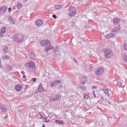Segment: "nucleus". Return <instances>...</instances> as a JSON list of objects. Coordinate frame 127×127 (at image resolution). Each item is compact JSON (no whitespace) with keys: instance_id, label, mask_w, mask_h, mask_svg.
Wrapping results in <instances>:
<instances>
[{"instance_id":"obj_21","label":"nucleus","mask_w":127,"mask_h":127,"mask_svg":"<svg viewBox=\"0 0 127 127\" xmlns=\"http://www.w3.org/2000/svg\"><path fill=\"white\" fill-rule=\"evenodd\" d=\"M11 66L9 65H7L6 67V70L7 71V72H10L11 71Z\"/></svg>"},{"instance_id":"obj_14","label":"nucleus","mask_w":127,"mask_h":127,"mask_svg":"<svg viewBox=\"0 0 127 127\" xmlns=\"http://www.w3.org/2000/svg\"><path fill=\"white\" fill-rule=\"evenodd\" d=\"M21 89H22V85L21 84H18L15 86V90L17 92H20V91H21Z\"/></svg>"},{"instance_id":"obj_34","label":"nucleus","mask_w":127,"mask_h":127,"mask_svg":"<svg viewBox=\"0 0 127 127\" xmlns=\"http://www.w3.org/2000/svg\"><path fill=\"white\" fill-rule=\"evenodd\" d=\"M4 36V34L2 33L1 31L0 32V37H2Z\"/></svg>"},{"instance_id":"obj_31","label":"nucleus","mask_w":127,"mask_h":127,"mask_svg":"<svg viewBox=\"0 0 127 127\" xmlns=\"http://www.w3.org/2000/svg\"><path fill=\"white\" fill-rule=\"evenodd\" d=\"M7 47H5L3 48V51L4 52H5V53H6V52H7Z\"/></svg>"},{"instance_id":"obj_47","label":"nucleus","mask_w":127,"mask_h":127,"mask_svg":"<svg viewBox=\"0 0 127 127\" xmlns=\"http://www.w3.org/2000/svg\"><path fill=\"white\" fill-rule=\"evenodd\" d=\"M42 127H45V125H43Z\"/></svg>"},{"instance_id":"obj_32","label":"nucleus","mask_w":127,"mask_h":127,"mask_svg":"<svg viewBox=\"0 0 127 127\" xmlns=\"http://www.w3.org/2000/svg\"><path fill=\"white\" fill-rule=\"evenodd\" d=\"M58 49H59L58 47V46L56 47L54 50V52L55 53L58 52Z\"/></svg>"},{"instance_id":"obj_50","label":"nucleus","mask_w":127,"mask_h":127,"mask_svg":"<svg viewBox=\"0 0 127 127\" xmlns=\"http://www.w3.org/2000/svg\"><path fill=\"white\" fill-rule=\"evenodd\" d=\"M0 24H1V22H0Z\"/></svg>"},{"instance_id":"obj_7","label":"nucleus","mask_w":127,"mask_h":127,"mask_svg":"<svg viewBox=\"0 0 127 127\" xmlns=\"http://www.w3.org/2000/svg\"><path fill=\"white\" fill-rule=\"evenodd\" d=\"M59 96L58 95L55 94L50 99V102H52V103H54V102H57V101L59 100Z\"/></svg>"},{"instance_id":"obj_33","label":"nucleus","mask_w":127,"mask_h":127,"mask_svg":"<svg viewBox=\"0 0 127 127\" xmlns=\"http://www.w3.org/2000/svg\"><path fill=\"white\" fill-rule=\"evenodd\" d=\"M37 117H38V118L39 119H42V118L43 117L42 116V115L40 114H38Z\"/></svg>"},{"instance_id":"obj_10","label":"nucleus","mask_w":127,"mask_h":127,"mask_svg":"<svg viewBox=\"0 0 127 127\" xmlns=\"http://www.w3.org/2000/svg\"><path fill=\"white\" fill-rule=\"evenodd\" d=\"M36 25L37 26H41L43 24V20L38 19L35 22Z\"/></svg>"},{"instance_id":"obj_23","label":"nucleus","mask_w":127,"mask_h":127,"mask_svg":"<svg viewBox=\"0 0 127 127\" xmlns=\"http://www.w3.org/2000/svg\"><path fill=\"white\" fill-rule=\"evenodd\" d=\"M1 58L2 60H7V59H10V58L7 56H2Z\"/></svg>"},{"instance_id":"obj_19","label":"nucleus","mask_w":127,"mask_h":127,"mask_svg":"<svg viewBox=\"0 0 127 127\" xmlns=\"http://www.w3.org/2000/svg\"><path fill=\"white\" fill-rule=\"evenodd\" d=\"M120 19H119V18H114L113 19V22L114 24H115V25L118 24V23H119V20Z\"/></svg>"},{"instance_id":"obj_39","label":"nucleus","mask_w":127,"mask_h":127,"mask_svg":"<svg viewBox=\"0 0 127 127\" xmlns=\"http://www.w3.org/2000/svg\"><path fill=\"white\" fill-rule=\"evenodd\" d=\"M10 11H11V7L8 8V12H10Z\"/></svg>"},{"instance_id":"obj_49","label":"nucleus","mask_w":127,"mask_h":127,"mask_svg":"<svg viewBox=\"0 0 127 127\" xmlns=\"http://www.w3.org/2000/svg\"><path fill=\"white\" fill-rule=\"evenodd\" d=\"M24 1H27V0H24Z\"/></svg>"},{"instance_id":"obj_41","label":"nucleus","mask_w":127,"mask_h":127,"mask_svg":"<svg viewBox=\"0 0 127 127\" xmlns=\"http://www.w3.org/2000/svg\"><path fill=\"white\" fill-rule=\"evenodd\" d=\"M49 122H50V120H47V121H45V123H49Z\"/></svg>"},{"instance_id":"obj_24","label":"nucleus","mask_w":127,"mask_h":127,"mask_svg":"<svg viewBox=\"0 0 127 127\" xmlns=\"http://www.w3.org/2000/svg\"><path fill=\"white\" fill-rule=\"evenodd\" d=\"M104 92L106 96H109V95H110V93H109V89H104Z\"/></svg>"},{"instance_id":"obj_20","label":"nucleus","mask_w":127,"mask_h":127,"mask_svg":"<svg viewBox=\"0 0 127 127\" xmlns=\"http://www.w3.org/2000/svg\"><path fill=\"white\" fill-rule=\"evenodd\" d=\"M29 55L31 58H32L33 59H34V58H35V55L34 54V53L33 52H30Z\"/></svg>"},{"instance_id":"obj_36","label":"nucleus","mask_w":127,"mask_h":127,"mask_svg":"<svg viewBox=\"0 0 127 127\" xmlns=\"http://www.w3.org/2000/svg\"><path fill=\"white\" fill-rule=\"evenodd\" d=\"M36 81V78H32V82H35Z\"/></svg>"},{"instance_id":"obj_3","label":"nucleus","mask_w":127,"mask_h":127,"mask_svg":"<svg viewBox=\"0 0 127 127\" xmlns=\"http://www.w3.org/2000/svg\"><path fill=\"white\" fill-rule=\"evenodd\" d=\"M13 40L18 43H22L24 40V36L19 34L15 35L13 36Z\"/></svg>"},{"instance_id":"obj_30","label":"nucleus","mask_w":127,"mask_h":127,"mask_svg":"<svg viewBox=\"0 0 127 127\" xmlns=\"http://www.w3.org/2000/svg\"><path fill=\"white\" fill-rule=\"evenodd\" d=\"M17 7L18 8V9H20L21 7H22V4L20 3H18L17 4Z\"/></svg>"},{"instance_id":"obj_8","label":"nucleus","mask_w":127,"mask_h":127,"mask_svg":"<svg viewBox=\"0 0 127 127\" xmlns=\"http://www.w3.org/2000/svg\"><path fill=\"white\" fill-rule=\"evenodd\" d=\"M6 9H7V7L5 5H3L0 7V14L1 13H5L6 12Z\"/></svg>"},{"instance_id":"obj_28","label":"nucleus","mask_w":127,"mask_h":127,"mask_svg":"<svg viewBox=\"0 0 127 127\" xmlns=\"http://www.w3.org/2000/svg\"><path fill=\"white\" fill-rule=\"evenodd\" d=\"M123 48L125 51L127 52V43H125L123 45Z\"/></svg>"},{"instance_id":"obj_46","label":"nucleus","mask_w":127,"mask_h":127,"mask_svg":"<svg viewBox=\"0 0 127 127\" xmlns=\"http://www.w3.org/2000/svg\"><path fill=\"white\" fill-rule=\"evenodd\" d=\"M101 98L102 99H104V97H103V96H101Z\"/></svg>"},{"instance_id":"obj_48","label":"nucleus","mask_w":127,"mask_h":127,"mask_svg":"<svg viewBox=\"0 0 127 127\" xmlns=\"http://www.w3.org/2000/svg\"><path fill=\"white\" fill-rule=\"evenodd\" d=\"M23 73H24V71H22V73L23 74Z\"/></svg>"},{"instance_id":"obj_12","label":"nucleus","mask_w":127,"mask_h":127,"mask_svg":"<svg viewBox=\"0 0 127 127\" xmlns=\"http://www.w3.org/2000/svg\"><path fill=\"white\" fill-rule=\"evenodd\" d=\"M8 21L11 24H14L15 23V19L12 16H9L8 17Z\"/></svg>"},{"instance_id":"obj_18","label":"nucleus","mask_w":127,"mask_h":127,"mask_svg":"<svg viewBox=\"0 0 127 127\" xmlns=\"http://www.w3.org/2000/svg\"><path fill=\"white\" fill-rule=\"evenodd\" d=\"M0 31L2 34H4V33L7 32V30L4 27H3L1 28Z\"/></svg>"},{"instance_id":"obj_2","label":"nucleus","mask_w":127,"mask_h":127,"mask_svg":"<svg viewBox=\"0 0 127 127\" xmlns=\"http://www.w3.org/2000/svg\"><path fill=\"white\" fill-rule=\"evenodd\" d=\"M40 44L42 47H46L44 50L45 52L47 53L48 52V51H50V50H52L54 48L53 46L51 45V43L48 40L41 41Z\"/></svg>"},{"instance_id":"obj_4","label":"nucleus","mask_w":127,"mask_h":127,"mask_svg":"<svg viewBox=\"0 0 127 127\" xmlns=\"http://www.w3.org/2000/svg\"><path fill=\"white\" fill-rule=\"evenodd\" d=\"M104 55L106 58L109 59L111 57H113V51L109 49H104L103 50Z\"/></svg>"},{"instance_id":"obj_44","label":"nucleus","mask_w":127,"mask_h":127,"mask_svg":"<svg viewBox=\"0 0 127 127\" xmlns=\"http://www.w3.org/2000/svg\"><path fill=\"white\" fill-rule=\"evenodd\" d=\"M89 69H93V67H92V66H90V67H89Z\"/></svg>"},{"instance_id":"obj_25","label":"nucleus","mask_w":127,"mask_h":127,"mask_svg":"<svg viewBox=\"0 0 127 127\" xmlns=\"http://www.w3.org/2000/svg\"><path fill=\"white\" fill-rule=\"evenodd\" d=\"M55 123H56V124H58V125H63V121L56 120L55 121Z\"/></svg>"},{"instance_id":"obj_42","label":"nucleus","mask_w":127,"mask_h":127,"mask_svg":"<svg viewBox=\"0 0 127 127\" xmlns=\"http://www.w3.org/2000/svg\"><path fill=\"white\" fill-rule=\"evenodd\" d=\"M0 68H2V65H1V63L0 62Z\"/></svg>"},{"instance_id":"obj_27","label":"nucleus","mask_w":127,"mask_h":127,"mask_svg":"<svg viewBox=\"0 0 127 127\" xmlns=\"http://www.w3.org/2000/svg\"><path fill=\"white\" fill-rule=\"evenodd\" d=\"M83 98L85 100H88L90 99V96H89L88 95L83 94Z\"/></svg>"},{"instance_id":"obj_29","label":"nucleus","mask_w":127,"mask_h":127,"mask_svg":"<svg viewBox=\"0 0 127 127\" xmlns=\"http://www.w3.org/2000/svg\"><path fill=\"white\" fill-rule=\"evenodd\" d=\"M116 86H117L118 88H122V87H123V84H122V82H118Z\"/></svg>"},{"instance_id":"obj_13","label":"nucleus","mask_w":127,"mask_h":127,"mask_svg":"<svg viewBox=\"0 0 127 127\" xmlns=\"http://www.w3.org/2000/svg\"><path fill=\"white\" fill-rule=\"evenodd\" d=\"M61 83V80H59L58 81H55L53 83L50 84V86H51V87H54V86H55V85L60 84Z\"/></svg>"},{"instance_id":"obj_26","label":"nucleus","mask_w":127,"mask_h":127,"mask_svg":"<svg viewBox=\"0 0 127 127\" xmlns=\"http://www.w3.org/2000/svg\"><path fill=\"white\" fill-rule=\"evenodd\" d=\"M54 8L55 9H60V8H61V5H55Z\"/></svg>"},{"instance_id":"obj_15","label":"nucleus","mask_w":127,"mask_h":127,"mask_svg":"<svg viewBox=\"0 0 127 127\" xmlns=\"http://www.w3.org/2000/svg\"><path fill=\"white\" fill-rule=\"evenodd\" d=\"M80 82L81 84H86L87 78L85 76H82L80 78Z\"/></svg>"},{"instance_id":"obj_43","label":"nucleus","mask_w":127,"mask_h":127,"mask_svg":"<svg viewBox=\"0 0 127 127\" xmlns=\"http://www.w3.org/2000/svg\"><path fill=\"white\" fill-rule=\"evenodd\" d=\"M23 77L24 78H26V76H25V75H23Z\"/></svg>"},{"instance_id":"obj_37","label":"nucleus","mask_w":127,"mask_h":127,"mask_svg":"<svg viewBox=\"0 0 127 127\" xmlns=\"http://www.w3.org/2000/svg\"><path fill=\"white\" fill-rule=\"evenodd\" d=\"M42 119H43V120H45V121H47V120H48V118L46 117H43L42 118Z\"/></svg>"},{"instance_id":"obj_40","label":"nucleus","mask_w":127,"mask_h":127,"mask_svg":"<svg viewBox=\"0 0 127 127\" xmlns=\"http://www.w3.org/2000/svg\"><path fill=\"white\" fill-rule=\"evenodd\" d=\"M124 60L125 62L127 63V57H126Z\"/></svg>"},{"instance_id":"obj_16","label":"nucleus","mask_w":127,"mask_h":127,"mask_svg":"<svg viewBox=\"0 0 127 127\" xmlns=\"http://www.w3.org/2000/svg\"><path fill=\"white\" fill-rule=\"evenodd\" d=\"M115 36H116V35L115 34L109 33V34L106 35V37L108 39H110V38H112V37H115Z\"/></svg>"},{"instance_id":"obj_38","label":"nucleus","mask_w":127,"mask_h":127,"mask_svg":"<svg viewBox=\"0 0 127 127\" xmlns=\"http://www.w3.org/2000/svg\"><path fill=\"white\" fill-rule=\"evenodd\" d=\"M93 93L94 94V98H97V96H96V94H95V92H93Z\"/></svg>"},{"instance_id":"obj_9","label":"nucleus","mask_w":127,"mask_h":127,"mask_svg":"<svg viewBox=\"0 0 127 127\" xmlns=\"http://www.w3.org/2000/svg\"><path fill=\"white\" fill-rule=\"evenodd\" d=\"M41 92L42 93L44 92V89H43V86H42V83H40L39 85L38 89L36 90V93H39Z\"/></svg>"},{"instance_id":"obj_17","label":"nucleus","mask_w":127,"mask_h":127,"mask_svg":"<svg viewBox=\"0 0 127 127\" xmlns=\"http://www.w3.org/2000/svg\"><path fill=\"white\" fill-rule=\"evenodd\" d=\"M0 109L3 113H5L6 112V107L4 105H0Z\"/></svg>"},{"instance_id":"obj_22","label":"nucleus","mask_w":127,"mask_h":127,"mask_svg":"<svg viewBox=\"0 0 127 127\" xmlns=\"http://www.w3.org/2000/svg\"><path fill=\"white\" fill-rule=\"evenodd\" d=\"M120 27L118 26L117 28H115L112 29V32H116L120 30Z\"/></svg>"},{"instance_id":"obj_6","label":"nucleus","mask_w":127,"mask_h":127,"mask_svg":"<svg viewBox=\"0 0 127 127\" xmlns=\"http://www.w3.org/2000/svg\"><path fill=\"white\" fill-rule=\"evenodd\" d=\"M105 72V69L103 67H97L95 69V74L97 75V76H101L103 75V73Z\"/></svg>"},{"instance_id":"obj_5","label":"nucleus","mask_w":127,"mask_h":127,"mask_svg":"<svg viewBox=\"0 0 127 127\" xmlns=\"http://www.w3.org/2000/svg\"><path fill=\"white\" fill-rule=\"evenodd\" d=\"M77 13V9L74 7H70L68 10V16L70 17H73L75 16L76 13Z\"/></svg>"},{"instance_id":"obj_35","label":"nucleus","mask_w":127,"mask_h":127,"mask_svg":"<svg viewBox=\"0 0 127 127\" xmlns=\"http://www.w3.org/2000/svg\"><path fill=\"white\" fill-rule=\"evenodd\" d=\"M53 18H54L55 19H56V18H57V16H56V15H55V14H53Z\"/></svg>"},{"instance_id":"obj_1","label":"nucleus","mask_w":127,"mask_h":127,"mask_svg":"<svg viewBox=\"0 0 127 127\" xmlns=\"http://www.w3.org/2000/svg\"><path fill=\"white\" fill-rule=\"evenodd\" d=\"M25 67L26 68L27 71L30 73H33L36 70V65L35 62L33 61H29L25 63Z\"/></svg>"},{"instance_id":"obj_45","label":"nucleus","mask_w":127,"mask_h":127,"mask_svg":"<svg viewBox=\"0 0 127 127\" xmlns=\"http://www.w3.org/2000/svg\"><path fill=\"white\" fill-rule=\"evenodd\" d=\"M93 89H96V88H97V87L93 86Z\"/></svg>"},{"instance_id":"obj_11","label":"nucleus","mask_w":127,"mask_h":127,"mask_svg":"<svg viewBox=\"0 0 127 127\" xmlns=\"http://www.w3.org/2000/svg\"><path fill=\"white\" fill-rule=\"evenodd\" d=\"M78 88L81 90V91H85L86 90V87L85 86V85H84V83H79L78 85Z\"/></svg>"}]
</instances>
